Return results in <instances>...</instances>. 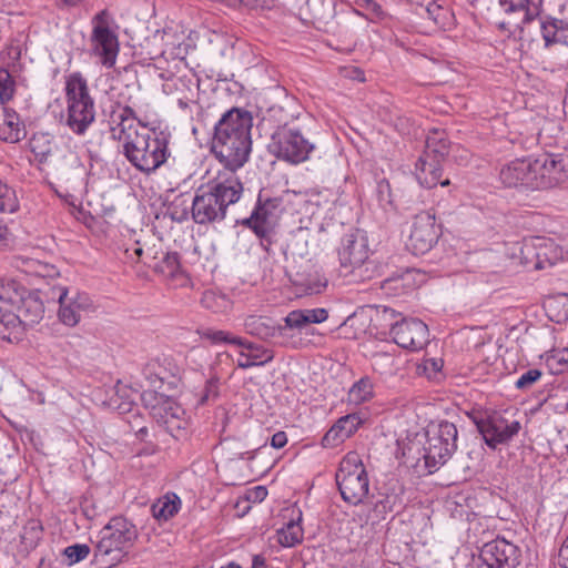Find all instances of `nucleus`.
I'll return each instance as SVG.
<instances>
[{
  "label": "nucleus",
  "mask_w": 568,
  "mask_h": 568,
  "mask_svg": "<svg viewBox=\"0 0 568 568\" xmlns=\"http://www.w3.org/2000/svg\"><path fill=\"white\" fill-rule=\"evenodd\" d=\"M197 333L202 338L209 339L212 344H233L244 345V339L232 335L230 332L213 328L199 329Z\"/></svg>",
  "instance_id": "nucleus-35"
},
{
  "label": "nucleus",
  "mask_w": 568,
  "mask_h": 568,
  "mask_svg": "<svg viewBox=\"0 0 568 568\" xmlns=\"http://www.w3.org/2000/svg\"><path fill=\"white\" fill-rule=\"evenodd\" d=\"M537 247L539 252L535 270H544L548 266H552L564 257L562 248L551 239L537 236Z\"/></svg>",
  "instance_id": "nucleus-24"
},
{
  "label": "nucleus",
  "mask_w": 568,
  "mask_h": 568,
  "mask_svg": "<svg viewBox=\"0 0 568 568\" xmlns=\"http://www.w3.org/2000/svg\"><path fill=\"white\" fill-rule=\"evenodd\" d=\"M201 304L213 313H224L231 308L232 298L230 293L220 286H211L203 292Z\"/></svg>",
  "instance_id": "nucleus-25"
},
{
  "label": "nucleus",
  "mask_w": 568,
  "mask_h": 568,
  "mask_svg": "<svg viewBox=\"0 0 568 568\" xmlns=\"http://www.w3.org/2000/svg\"><path fill=\"white\" fill-rule=\"evenodd\" d=\"M423 368V372L427 374L428 378L437 374L442 368V362L435 358L426 359L422 366H418V371Z\"/></svg>",
  "instance_id": "nucleus-55"
},
{
  "label": "nucleus",
  "mask_w": 568,
  "mask_h": 568,
  "mask_svg": "<svg viewBox=\"0 0 568 568\" xmlns=\"http://www.w3.org/2000/svg\"><path fill=\"white\" fill-rule=\"evenodd\" d=\"M542 163L540 181L544 189L555 187L568 180V158L542 154Z\"/></svg>",
  "instance_id": "nucleus-18"
},
{
  "label": "nucleus",
  "mask_w": 568,
  "mask_h": 568,
  "mask_svg": "<svg viewBox=\"0 0 568 568\" xmlns=\"http://www.w3.org/2000/svg\"><path fill=\"white\" fill-rule=\"evenodd\" d=\"M301 515L296 520L291 519L284 527L276 531L277 541L283 547H294L303 541V528Z\"/></svg>",
  "instance_id": "nucleus-30"
},
{
  "label": "nucleus",
  "mask_w": 568,
  "mask_h": 568,
  "mask_svg": "<svg viewBox=\"0 0 568 568\" xmlns=\"http://www.w3.org/2000/svg\"><path fill=\"white\" fill-rule=\"evenodd\" d=\"M424 459L427 468L445 465L457 449L458 432L448 420L433 422L425 432Z\"/></svg>",
  "instance_id": "nucleus-6"
},
{
  "label": "nucleus",
  "mask_w": 568,
  "mask_h": 568,
  "mask_svg": "<svg viewBox=\"0 0 568 568\" xmlns=\"http://www.w3.org/2000/svg\"><path fill=\"white\" fill-rule=\"evenodd\" d=\"M63 554L69 560V565L77 564L83 559H85L90 554V547L85 544H74L68 546Z\"/></svg>",
  "instance_id": "nucleus-41"
},
{
  "label": "nucleus",
  "mask_w": 568,
  "mask_h": 568,
  "mask_svg": "<svg viewBox=\"0 0 568 568\" xmlns=\"http://www.w3.org/2000/svg\"><path fill=\"white\" fill-rule=\"evenodd\" d=\"M396 281H403L405 284H425L429 281V276L419 268L400 267L389 275L384 284Z\"/></svg>",
  "instance_id": "nucleus-32"
},
{
  "label": "nucleus",
  "mask_w": 568,
  "mask_h": 568,
  "mask_svg": "<svg viewBox=\"0 0 568 568\" xmlns=\"http://www.w3.org/2000/svg\"><path fill=\"white\" fill-rule=\"evenodd\" d=\"M246 332L262 339L280 337L282 328L275 321L266 316L251 315L244 322Z\"/></svg>",
  "instance_id": "nucleus-23"
},
{
  "label": "nucleus",
  "mask_w": 568,
  "mask_h": 568,
  "mask_svg": "<svg viewBox=\"0 0 568 568\" xmlns=\"http://www.w3.org/2000/svg\"><path fill=\"white\" fill-rule=\"evenodd\" d=\"M449 152V141L446 132L433 129L428 132L424 153L427 156L443 161Z\"/></svg>",
  "instance_id": "nucleus-26"
},
{
  "label": "nucleus",
  "mask_w": 568,
  "mask_h": 568,
  "mask_svg": "<svg viewBox=\"0 0 568 568\" xmlns=\"http://www.w3.org/2000/svg\"><path fill=\"white\" fill-rule=\"evenodd\" d=\"M158 371V379H160V385L162 386L164 383L174 384V379H176L179 375V367L171 363H168V367L159 362Z\"/></svg>",
  "instance_id": "nucleus-45"
},
{
  "label": "nucleus",
  "mask_w": 568,
  "mask_h": 568,
  "mask_svg": "<svg viewBox=\"0 0 568 568\" xmlns=\"http://www.w3.org/2000/svg\"><path fill=\"white\" fill-rule=\"evenodd\" d=\"M14 83L11 75L7 71H0V95L10 101L13 97Z\"/></svg>",
  "instance_id": "nucleus-48"
},
{
  "label": "nucleus",
  "mask_w": 568,
  "mask_h": 568,
  "mask_svg": "<svg viewBox=\"0 0 568 568\" xmlns=\"http://www.w3.org/2000/svg\"><path fill=\"white\" fill-rule=\"evenodd\" d=\"M24 135L20 126L19 116L16 112L3 109L0 114V140L6 142H18Z\"/></svg>",
  "instance_id": "nucleus-27"
},
{
  "label": "nucleus",
  "mask_w": 568,
  "mask_h": 568,
  "mask_svg": "<svg viewBox=\"0 0 568 568\" xmlns=\"http://www.w3.org/2000/svg\"><path fill=\"white\" fill-rule=\"evenodd\" d=\"M521 551L517 545L504 537H497L483 545L476 568H516Z\"/></svg>",
  "instance_id": "nucleus-11"
},
{
  "label": "nucleus",
  "mask_w": 568,
  "mask_h": 568,
  "mask_svg": "<svg viewBox=\"0 0 568 568\" xmlns=\"http://www.w3.org/2000/svg\"><path fill=\"white\" fill-rule=\"evenodd\" d=\"M541 30H542V38L545 40L546 47H549L554 43L566 41L565 36H562L560 38L557 37L558 27L556 26L555 19L544 22Z\"/></svg>",
  "instance_id": "nucleus-43"
},
{
  "label": "nucleus",
  "mask_w": 568,
  "mask_h": 568,
  "mask_svg": "<svg viewBox=\"0 0 568 568\" xmlns=\"http://www.w3.org/2000/svg\"><path fill=\"white\" fill-rule=\"evenodd\" d=\"M83 515L89 519L93 520L102 514V509L99 508L93 500L85 499L81 506Z\"/></svg>",
  "instance_id": "nucleus-53"
},
{
  "label": "nucleus",
  "mask_w": 568,
  "mask_h": 568,
  "mask_svg": "<svg viewBox=\"0 0 568 568\" xmlns=\"http://www.w3.org/2000/svg\"><path fill=\"white\" fill-rule=\"evenodd\" d=\"M555 22L558 27L557 37L560 38L565 36L566 41L562 43L568 45V22L561 19H555Z\"/></svg>",
  "instance_id": "nucleus-59"
},
{
  "label": "nucleus",
  "mask_w": 568,
  "mask_h": 568,
  "mask_svg": "<svg viewBox=\"0 0 568 568\" xmlns=\"http://www.w3.org/2000/svg\"><path fill=\"white\" fill-rule=\"evenodd\" d=\"M530 0H499L500 6L506 12H524V22H528L529 18V4Z\"/></svg>",
  "instance_id": "nucleus-44"
},
{
  "label": "nucleus",
  "mask_w": 568,
  "mask_h": 568,
  "mask_svg": "<svg viewBox=\"0 0 568 568\" xmlns=\"http://www.w3.org/2000/svg\"><path fill=\"white\" fill-rule=\"evenodd\" d=\"M529 159H516L500 169V181L509 187L525 185L528 187Z\"/></svg>",
  "instance_id": "nucleus-22"
},
{
  "label": "nucleus",
  "mask_w": 568,
  "mask_h": 568,
  "mask_svg": "<svg viewBox=\"0 0 568 568\" xmlns=\"http://www.w3.org/2000/svg\"><path fill=\"white\" fill-rule=\"evenodd\" d=\"M92 24L91 45L93 54L100 59L105 68H112L119 53V42L115 33L110 30L108 11L102 10L95 14Z\"/></svg>",
  "instance_id": "nucleus-10"
},
{
  "label": "nucleus",
  "mask_w": 568,
  "mask_h": 568,
  "mask_svg": "<svg viewBox=\"0 0 568 568\" xmlns=\"http://www.w3.org/2000/svg\"><path fill=\"white\" fill-rule=\"evenodd\" d=\"M70 293L71 291L69 288H63L59 295V318L63 324L74 326L80 321V314L79 310L74 305H71V302L68 300Z\"/></svg>",
  "instance_id": "nucleus-34"
},
{
  "label": "nucleus",
  "mask_w": 568,
  "mask_h": 568,
  "mask_svg": "<svg viewBox=\"0 0 568 568\" xmlns=\"http://www.w3.org/2000/svg\"><path fill=\"white\" fill-rule=\"evenodd\" d=\"M110 405L118 409L120 413H125V412H130L131 410V405H132V402L131 400H123L119 404H116V398H111L110 399Z\"/></svg>",
  "instance_id": "nucleus-60"
},
{
  "label": "nucleus",
  "mask_w": 568,
  "mask_h": 568,
  "mask_svg": "<svg viewBox=\"0 0 568 568\" xmlns=\"http://www.w3.org/2000/svg\"><path fill=\"white\" fill-rule=\"evenodd\" d=\"M242 193L243 184L236 173L219 171L195 191L191 207L194 222L207 224L223 221L229 206L235 204Z\"/></svg>",
  "instance_id": "nucleus-2"
},
{
  "label": "nucleus",
  "mask_w": 568,
  "mask_h": 568,
  "mask_svg": "<svg viewBox=\"0 0 568 568\" xmlns=\"http://www.w3.org/2000/svg\"><path fill=\"white\" fill-rule=\"evenodd\" d=\"M220 393V379L216 376L209 378L205 382L204 388L202 389L199 404L205 405L212 400H215Z\"/></svg>",
  "instance_id": "nucleus-40"
},
{
  "label": "nucleus",
  "mask_w": 568,
  "mask_h": 568,
  "mask_svg": "<svg viewBox=\"0 0 568 568\" xmlns=\"http://www.w3.org/2000/svg\"><path fill=\"white\" fill-rule=\"evenodd\" d=\"M281 212V200L267 199L258 202L251 216L243 221V224L258 236H266L276 224Z\"/></svg>",
  "instance_id": "nucleus-16"
},
{
  "label": "nucleus",
  "mask_w": 568,
  "mask_h": 568,
  "mask_svg": "<svg viewBox=\"0 0 568 568\" xmlns=\"http://www.w3.org/2000/svg\"><path fill=\"white\" fill-rule=\"evenodd\" d=\"M369 255L368 239L361 230H355L343 237L342 247L338 251L341 273H352L353 268L362 265Z\"/></svg>",
  "instance_id": "nucleus-13"
},
{
  "label": "nucleus",
  "mask_w": 568,
  "mask_h": 568,
  "mask_svg": "<svg viewBox=\"0 0 568 568\" xmlns=\"http://www.w3.org/2000/svg\"><path fill=\"white\" fill-rule=\"evenodd\" d=\"M304 313V317H306V325L308 324H320L325 322L328 318V312L326 308H312V310H302Z\"/></svg>",
  "instance_id": "nucleus-49"
},
{
  "label": "nucleus",
  "mask_w": 568,
  "mask_h": 568,
  "mask_svg": "<svg viewBox=\"0 0 568 568\" xmlns=\"http://www.w3.org/2000/svg\"><path fill=\"white\" fill-rule=\"evenodd\" d=\"M68 288L71 291L70 295H68L71 305H74L79 311L88 310L91 306L90 297L84 293H80L77 286H70Z\"/></svg>",
  "instance_id": "nucleus-46"
},
{
  "label": "nucleus",
  "mask_w": 568,
  "mask_h": 568,
  "mask_svg": "<svg viewBox=\"0 0 568 568\" xmlns=\"http://www.w3.org/2000/svg\"><path fill=\"white\" fill-rule=\"evenodd\" d=\"M559 559L564 568H568V535L559 549Z\"/></svg>",
  "instance_id": "nucleus-61"
},
{
  "label": "nucleus",
  "mask_w": 568,
  "mask_h": 568,
  "mask_svg": "<svg viewBox=\"0 0 568 568\" xmlns=\"http://www.w3.org/2000/svg\"><path fill=\"white\" fill-rule=\"evenodd\" d=\"M287 443V436L284 432L275 433L271 438V446L274 448H283Z\"/></svg>",
  "instance_id": "nucleus-58"
},
{
  "label": "nucleus",
  "mask_w": 568,
  "mask_h": 568,
  "mask_svg": "<svg viewBox=\"0 0 568 568\" xmlns=\"http://www.w3.org/2000/svg\"><path fill=\"white\" fill-rule=\"evenodd\" d=\"M377 193L382 204H390V185L386 180H382L377 184Z\"/></svg>",
  "instance_id": "nucleus-56"
},
{
  "label": "nucleus",
  "mask_w": 568,
  "mask_h": 568,
  "mask_svg": "<svg viewBox=\"0 0 568 568\" xmlns=\"http://www.w3.org/2000/svg\"><path fill=\"white\" fill-rule=\"evenodd\" d=\"M439 234L435 214L430 211L420 212L414 217L406 246L414 255H423L437 243Z\"/></svg>",
  "instance_id": "nucleus-12"
},
{
  "label": "nucleus",
  "mask_w": 568,
  "mask_h": 568,
  "mask_svg": "<svg viewBox=\"0 0 568 568\" xmlns=\"http://www.w3.org/2000/svg\"><path fill=\"white\" fill-rule=\"evenodd\" d=\"M159 361L149 362L143 368V375L153 388H161L160 379H158Z\"/></svg>",
  "instance_id": "nucleus-50"
},
{
  "label": "nucleus",
  "mask_w": 568,
  "mask_h": 568,
  "mask_svg": "<svg viewBox=\"0 0 568 568\" xmlns=\"http://www.w3.org/2000/svg\"><path fill=\"white\" fill-rule=\"evenodd\" d=\"M67 126L75 134L82 135L95 119L94 99L90 94L87 80L80 72L65 78Z\"/></svg>",
  "instance_id": "nucleus-4"
},
{
  "label": "nucleus",
  "mask_w": 568,
  "mask_h": 568,
  "mask_svg": "<svg viewBox=\"0 0 568 568\" xmlns=\"http://www.w3.org/2000/svg\"><path fill=\"white\" fill-rule=\"evenodd\" d=\"M361 418L356 414L341 417L322 438L323 447H336L351 437L358 428Z\"/></svg>",
  "instance_id": "nucleus-20"
},
{
  "label": "nucleus",
  "mask_w": 568,
  "mask_h": 568,
  "mask_svg": "<svg viewBox=\"0 0 568 568\" xmlns=\"http://www.w3.org/2000/svg\"><path fill=\"white\" fill-rule=\"evenodd\" d=\"M180 505L181 500L175 494H168L152 505V515L158 520H168L179 511Z\"/></svg>",
  "instance_id": "nucleus-31"
},
{
  "label": "nucleus",
  "mask_w": 568,
  "mask_h": 568,
  "mask_svg": "<svg viewBox=\"0 0 568 568\" xmlns=\"http://www.w3.org/2000/svg\"><path fill=\"white\" fill-rule=\"evenodd\" d=\"M268 149L277 159L298 164L308 159L314 145L293 123L284 122L272 133Z\"/></svg>",
  "instance_id": "nucleus-7"
},
{
  "label": "nucleus",
  "mask_w": 568,
  "mask_h": 568,
  "mask_svg": "<svg viewBox=\"0 0 568 568\" xmlns=\"http://www.w3.org/2000/svg\"><path fill=\"white\" fill-rule=\"evenodd\" d=\"M306 317H304V313L302 310H294L290 312L284 318V324H278L282 328L280 332V337H287L288 331L291 329H303L306 325Z\"/></svg>",
  "instance_id": "nucleus-37"
},
{
  "label": "nucleus",
  "mask_w": 568,
  "mask_h": 568,
  "mask_svg": "<svg viewBox=\"0 0 568 568\" xmlns=\"http://www.w3.org/2000/svg\"><path fill=\"white\" fill-rule=\"evenodd\" d=\"M252 568H266L265 558L261 555L253 556Z\"/></svg>",
  "instance_id": "nucleus-64"
},
{
  "label": "nucleus",
  "mask_w": 568,
  "mask_h": 568,
  "mask_svg": "<svg viewBox=\"0 0 568 568\" xmlns=\"http://www.w3.org/2000/svg\"><path fill=\"white\" fill-rule=\"evenodd\" d=\"M442 161L422 154L416 162L415 175L419 184L424 187L432 189L437 184L446 186L450 184L448 179L440 181Z\"/></svg>",
  "instance_id": "nucleus-19"
},
{
  "label": "nucleus",
  "mask_w": 568,
  "mask_h": 568,
  "mask_svg": "<svg viewBox=\"0 0 568 568\" xmlns=\"http://www.w3.org/2000/svg\"><path fill=\"white\" fill-rule=\"evenodd\" d=\"M240 346L243 348L236 359V364L240 368L246 369L253 366H262L273 359V353L262 345L244 339V345Z\"/></svg>",
  "instance_id": "nucleus-21"
},
{
  "label": "nucleus",
  "mask_w": 568,
  "mask_h": 568,
  "mask_svg": "<svg viewBox=\"0 0 568 568\" xmlns=\"http://www.w3.org/2000/svg\"><path fill=\"white\" fill-rule=\"evenodd\" d=\"M125 253L128 254V256L131 258V260H136L139 261L141 258V256L143 255V248L140 247L138 245V243L135 244V246L130 250V248H126Z\"/></svg>",
  "instance_id": "nucleus-62"
},
{
  "label": "nucleus",
  "mask_w": 568,
  "mask_h": 568,
  "mask_svg": "<svg viewBox=\"0 0 568 568\" xmlns=\"http://www.w3.org/2000/svg\"><path fill=\"white\" fill-rule=\"evenodd\" d=\"M554 358L557 359L559 364H568V347L556 351Z\"/></svg>",
  "instance_id": "nucleus-63"
},
{
  "label": "nucleus",
  "mask_w": 568,
  "mask_h": 568,
  "mask_svg": "<svg viewBox=\"0 0 568 568\" xmlns=\"http://www.w3.org/2000/svg\"><path fill=\"white\" fill-rule=\"evenodd\" d=\"M58 275L59 272L54 265L38 262V278L53 280Z\"/></svg>",
  "instance_id": "nucleus-54"
},
{
  "label": "nucleus",
  "mask_w": 568,
  "mask_h": 568,
  "mask_svg": "<svg viewBox=\"0 0 568 568\" xmlns=\"http://www.w3.org/2000/svg\"><path fill=\"white\" fill-rule=\"evenodd\" d=\"M18 207L19 202L14 190L0 181V212L13 213Z\"/></svg>",
  "instance_id": "nucleus-38"
},
{
  "label": "nucleus",
  "mask_w": 568,
  "mask_h": 568,
  "mask_svg": "<svg viewBox=\"0 0 568 568\" xmlns=\"http://www.w3.org/2000/svg\"><path fill=\"white\" fill-rule=\"evenodd\" d=\"M474 423L481 434L485 443L490 448H496L497 445L503 444L501 440V428H500V417L494 418H476L474 417Z\"/></svg>",
  "instance_id": "nucleus-28"
},
{
  "label": "nucleus",
  "mask_w": 568,
  "mask_h": 568,
  "mask_svg": "<svg viewBox=\"0 0 568 568\" xmlns=\"http://www.w3.org/2000/svg\"><path fill=\"white\" fill-rule=\"evenodd\" d=\"M500 428H501V434H503L501 440L504 444V443H507L508 440H510L515 435L518 434V432L520 429V423L515 420V422H511L510 424H507L506 420L500 417Z\"/></svg>",
  "instance_id": "nucleus-51"
},
{
  "label": "nucleus",
  "mask_w": 568,
  "mask_h": 568,
  "mask_svg": "<svg viewBox=\"0 0 568 568\" xmlns=\"http://www.w3.org/2000/svg\"><path fill=\"white\" fill-rule=\"evenodd\" d=\"M138 538L135 526L123 517H114L101 530L94 550V561L102 568L121 562Z\"/></svg>",
  "instance_id": "nucleus-3"
},
{
  "label": "nucleus",
  "mask_w": 568,
  "mask_h": 568,
  "mask_svg": "<svg viewBox=\"0 0 568 568\" xmlns=\"http://www.w3.org/2000/svg\"><path fill=\"white\" fill-rule=\"evenodd\" d=\"M542 376L541 371L532 368L525 372L515 383L518 389L530 388L540 377Z\"/></svg>",
  "instance_id": "nucleus-47"
},
{
  "label": "nucleus",
  "mask_w": 568,
  "mask_h": 568,
  "mask_svg": "<svg viewBox=\"0 0 568 568\" xmlns=\"http://www.w3.org/2000/svg\"><path fill=\"white\" fill-rule=\"evenodd\" d=\"M267 496V489L264 486H256L246 494V499L252 503H261Z\"/></svg>",
  "instance_id": "nucleus-57"
},
{
  "label": "nucleus",
  "mask_w": 568,
  "mask_h": 568,
  "mask_svg": "<svg viewBox=\"0 0 568 568\" xmlns=\"http://www.w3.org/2000/svg\"><path fill=\"white\" fill-rule=\"evenodd\" d=\"M394 358L387 353H375L372 356V366L374 371L381 374H387L392 371Z\"/></svg>",
  "instance_id": "nucleus-42"
},
{
  "label": "nucleus",
  "mask_w": 568,
  "mask_h": 568,
  "mask_svg": "<svg viewBox=\"0 0 568 568\" xmlns=\"http://www.w3.org/2000/svg\"><path fill=\"white\" fill-rule=\"evenodd\" d=\"M136 122L145 130L146 125L138 119L135 111L129 105H119L111 112V135L114 140L122 143L123 149L129 141L134 140V136L143 133V131L138 130Z\"/></svg>",
  "instance_id": "nucleus-15"
},
{
  "label": "nucleus",
  "mask_w": 568,
  "mask_h": 568,
  "mask_svg": "<svg viewBox=\"0 0 568 568\" xmlns=\"http://www.w3.org/2000/svg\"><path fill=\"white\" fill-rule=\"evenodd\" d=\"M393 341L402 348L417 351L428 343V327L418 318H402L390 325Z\"/></svg>",
  "instance_id": "nucleus-14"
},
{
  "label": "nucleus",
  "mask_w": 568,
  "mask_h": 568,
  "mask_svg": "<svg viewBox=\"0 0 568 568\" xmlns=\"http://www.w3.org/2000/svg\"><path fill=\"white\" fill-rule=\"evenodd\" d=\"M253 118L248 111L233 108L225 112L215 125L212 152L224 165L222 171L236 172L251 152Z\"/></svg>",
  "instance_id": "nucleus-1"
},
{
  "label": "nucleus",
  "mask_w": 568,
  "mask_h": 568,
  "mask_svg": "<svg viewBox=\"0 0 568 568\" xmlns=\"http://www.w3.org/2000/svg\"><path fill=\"white\" fill-rule=\"evenodd\" d=\"M155 271L163 276V280L166 281H180L183 275L180 270V262L176 253L165 254V256L155 266Z\"/></svg>",
  "instance_id": "nucleus-33"
},
{
  "label": "nucleus",
  "mask_w": 568,
  "mask_h": 568,
  "mask_svg": "<svg viewBox=\"0 0 568 568\" xmlns=\"http://www.w3.org/2000/svg\"><path fill=\"white\" fill-rule=\"evenodd\" d=\"M142 400L146 407L151 408V414L156 422L163 425L172 437L181 439L186 436L189 418L181 405L155 390L144 392Z\"/></svg>",
  "instance_id": "nucleus-9"
},
{
  "label": "nucleus",
  "mask_w": 568,
  "mask_h": 568,
  "mask_svg": "<svg viewBox=\"0 0 568 568\" xmlns=\"http://www.w3.org/2000/svg\"><path fill=\"white\" fill-rule=\"evenodd\" d=\"M123 154L138 171L149 175L166 162L169 141L161 133L143 130L124 145Z\"/></svg>",
  "instance_id": "nucleus-5"
},
{
  "label": "nucleus",
  "mask_w": 568,
  "mask_h": 568,
  "mask_svg": "<svg viewBox=\"0 0 568 568\" xmlns=\"http://www.w3.org/2000/svg\"><path fill=\"white\" fill-rule=\"evenodd\" d=\"M505 246V254L510 260L513 266H521L526 271L535 270L539 252L537 236L508 242Z\"/></svg>",
  "instance_id": "nucleus-17"
},
{
  "label": "nucleus",
  "mask_w": 568,
  "mask_h": 568,
  "mask_svg": "<svg viewBox=\"0 0 568 568\" xmlns=\"http://www.w3.org/2000/svg\"><path fill=\"white\" fill-rule=\"evenodd\" d=\"M529 163L530 168L528 172V187L536 190L544 189L540 181L541 174L544 175L542 168L545 165L542 163V154L534 160L529 159Z\"/></svg>",
  "instance_id": "nucleus-39"
},
{
  "label": "nucleus",
  "mask_w": 568,
  "mask_h": 568,
  "mask_svg": "<svg viewBox=\"0 0 568 568\" xmlns=\"http://www.w3.org/2000/svg\"><path fill=\"white\" fill-rule=\"evenodd\" d=\"M402 506V500L397 495L386 496L384 499L379 500L376 504V509L378 511H394L396 508Z\"/></svg>",
  "instance_id": "nucleus-52"
},
{
  "label": "nucleus",
  "mask_w": 568,
  "mask_h": 568,
  "mask_svg": "<svg viewBox=\"0 0 568 568\" xmlns=\"http://www.w3.org/2000/svg\"><path fill=\"white\" fill-rule=\"evenodd\" d=\"M544 307L547 311L551 321L557 323L568 321V294L558 293L548 296L544 302Z\"/></svg>",
  "instance_id": "nucleus-29"
},
{
  "label": "nucleus",
  "mask_w": 568,
  "mask_h": 568,
  "mask_svg": "<svg viewBox=\"0 0 568 568\" xmlns=\"http://www.w3.org/2000/svg\"><path fill=\"white\" fill-rule=\"evenodd\" d=\"M336 484L344 501L358 505L368 494L366 469L356 453H348L339 463Z\"/></svg>",
  "instance_id": "nucleus-8"
},
{
  "label": "nucleus",
  "mask_w": 568,
  "mask_h": 568,
  "mask_svg": "<svg viewBox=\"0 0 568 568\" xmlns=\"http://www.w3.org/2000/svg\"><path fill=\"white\" fill-rule=\"evenodd\" d=\"M373 395V385L368 378H361L348 392V399L356 405L368 400Z\"/></svg>",
  "instance_id": "nucleus-36"
}]
</instances>
